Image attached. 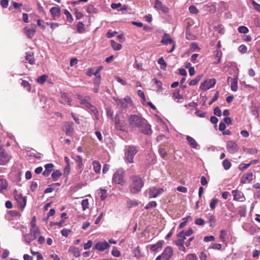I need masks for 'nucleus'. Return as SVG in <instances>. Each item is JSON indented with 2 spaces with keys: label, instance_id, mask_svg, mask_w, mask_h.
<instances>
[{
  "label": "nucleus",
  "instance_id": "6",
  "mask_svg": "<svg viewBox=\"0 0 260 260\" xmlns=\"http://www.w3.org/2000/svg\"><path fill=\"white\" fill-rule=\"evenodd\" d=\"M41 233L39 228H30L29 234L23 235V240L27 244H29L34 240L37 239Z\"/></svg>",
  "mask_w": 260,
  "mask_h": 260
},
{
  "label": "nucleus",
  "instance_id": "55",
  "mask_svg": "<svg viewBox=\"0 0 260 260\" xmlns=\"http://www.w3.org/2000/svg\"><path fill=\"white\" fill-rule=\"evenodd\" d=\"M103 68L102 66H100V67H98V68L96 70V71L95 72H94V73H89L88 75L89 76L94 75L95 76H100L99 73L103 70Z\"/></svg>",
  "mask_w": 260,
  "mask_h": 260
},
{
  "label": "nucleus",
  "instance_id": "21",
  "mask_svg": "<svg viewBox=\"0 0 260 260\" xmlns=\"http://www.w3.org/2000/svg\"><path fill=\"white\" fill-rule=\"evenodd\" d=\"M161 43L163 45H167L168 44L174 43L173 40L171 38L169 34L165 33L161 41Z\"/></svg>",
  "mask_w": 260,
  "mask_h": 260
},
{
  "label": "nucleus",
  "instance_id": "39",
  "mask_svg": "<svg viewBox=\"0 0 260 260\" xmlns=\"http://www.w3.org/2000/svg\"><path fill=\"white\" fill-rule=\"evenodd\" d=\"M226 232L225 230H222L220 232L219 238L221 242H226Z\"/></svg>",
  "mask_w": 260,
  "mask_h": 260
},
{
  "label": "nucleus",
  "instance_id": "13",
  "mask_svg": "<svg viewBox=\"0 0 260 260\" xmlns=\"http://www.w3.org/2000/svg\"><path fill=\"white\" fill-rule=\"evenodd\" d=\"M11 159V156L3 149H0V165L6 164Z\"/></svg>",
  "mask_w": 260,
  "mask_h": 260
},
{
  "label": "nucleus",
  "instance_id": "11",
  "mask_svg": "<svg viewBox=\"0 0 260 260\" xmlns=\"http://www.w3.org/2000/svg\"><path fill=\"white\" fill-rule=\"evenodd\" d=\"M164 189L161 188H157L156 187H152L149 188V198H155L164 192Z\"/></svg>",
  "mask_w": 260,
  "mask_h": 260
},
{
  "label": "nucleus",
  "instance_id": "2",
  "mask_svg": "<svg viewBox=\"0 0 260 260\" xmlns=\"http://www.w3.org/2000/svg\"><path fill=\"white\" fill-rule=\"evenodd\" d=\"M78 99L80 101V104L85 107L87 109H89L98 118V111L95 107L91 105L88 101L90 100L89 96H84L81 94H78Z\"/></svg>",
  "mask_w": 260,
  "mask_h": 260
},
{
  "label": "nucleus",
  "instance_id": "28",
  "mask_svg": "<svg viewBox=\"0 0 260 260\" xmlns=\"http://www.w3.org/2000/svg\"><path fill=\"white\" fill-rule=\"evenodd\" d=\"M25 59L28 61V62L31 64L35 63V60L34 59V54L32 53H27Z\"/></svg>",
  "mask_w": 260,
  "mask_h": 260
},
{
  "label": "nucleus",
  "instance_id": "27",
  "mask_svg": "<svg viewBox=\"0 0 260 260\" xmlns=\"http://www.w3.org/2000/svg\"><path fill=\"white\" fill-rule=\"evenodd\" d=\"M164 241H159L157 242L156 244L152 245L150 247V250L155 251H156L158 249L161 248L162 246Z\"/></svg>",
  "mask_w": 260,
  "mask_h": 260
},
{
  "label": "nucleus",
  "instance_id": "23",
  "mask_svg": "<svg viewBox=\"0 0 260 260\" xmlns=\"http://www.w3.org/2000/svg\"><path fill=\"white\" fill-rule=\"evenodd\" d=\"M61 101L63 104H68L71 105L72 100L68 96V95L66 93H61Z\"/></svg>",
  "mask_w": 260,
  "mask_h": 260
},
{
  "label": "nucleus",
  "instance_id": "4",
  "mask_svg": "<svg viewBox=\"0 0 260 260\" xmlns=\"http://www.w3.org/2000/svg\"><path fill=\"white\" fill-rule=\"evenodd\" d=\"M130 126L133 129L138 128L145 122V119L137 115H131L128 119Z\"/></svg>",
  "mask_w": 260,
  "mask_h": 260
},
{
  "label": "nucleus",
  "instance_id": "43",
  "mask_svg": "<svg viewBox=\"0 0 260 260\" xmlns=\"http://www.w3.org/2000/svg\"><path fill=\"white\" fill-rule=\"evenodd\" d=\"M48 78V76L46 75H43L40 77H39L37 79V81L38 83H40V84H43L44 83L45 81L46 80V79H47Z\"/></svg>",
  "mask_w": 260,
  "mask_h": 260
},
{
  "label": "nucleus",
  "instance_id": "31",
  "mask_svg": "<svg viewBox=\"0 0 260 260\" xmlns=\"http://www.w3.org/2000/svg\"><path fill=\"white\" fill-rule=\"evenodd\" d=\"M76 29L78 33H82L85 30V26L83 22H78V23L76 24Z\"/></svg>",
  "mask_w": 260,
  "mask_h": 260
},
{
  "label": "nucleus",
  "instance_id": "57",
  "mask_svg": "<svg viewBox=\"0 0 260 260\" xmlns=\"http://www.w3.org/2000/svg\"><path fill=\"white\" fill-rule=\"evenodd\" d=\"M247 48L245 45H241L238 47V51L242 53H245L247 52Z\"/></svg>",
  "mask_w": 260,
  "mask_h": 260
},
{
  "label": "nucleus",
  "instance_id": "14",
  "mask_svg": "<svg viewBox=\"0 0 260 260\" xmlns=\"http://www.w3.org/2000/svg\"><path fill=\"white\" fill-rule=\"evenodd\" d=\"M138 129L141 133L145 135H150L152 133L151 125L148 123L146 120L145 122H144Z\"/></svg>",
  "mask_w": 260,
  "mask_h": 260
},
{
  "label": "nucleus",
  "instance_id": "12",
  "mask_svg": "<svg viewBox=\"0 0 260 260\" xmlns=\"http://www.w3.org/2000/svg\"><path fill=\"white\" fill-rule=\"evenodd\" d=\"M173 255V250L171 246H167L161 253L163 260H170Z\"/></svg>",
  "mask_w": 260,
  "mask_h": 260
},
{
  "label": "nucleus",
  "instance_id": "53",
  "mask_svg": "<svg viewBox=\"0 0 260 260\" xmlns=\"http://www.w3.org/2000/svg\"><path fill=\"white\" fill-rule=\"evenodd\" d=\"M173 96L175 97V99H182L183 98L182 95H181L180 94L179 90L176 89L174 91V92L173 93Z\"/></svg>",
  "mask_w": 260,
  "mask_h": 260
},
{
  "label": "nucleus",
  "instance_id": "44",
  "mask_svg": "<svg viewBox=\"0 0 260 260\" xmlns=\"http://www.w3.org/2000/svg\"><path fill=\"white\" fill-rule=\"evenodd\" d=\"M246 208L245 206L240 207L238 213L242 217H245L246 216Z\"/></svg>",
  "mask_w": 260,
  "mask_h": 260
},
{
  "label": "nucleus",
  "instance_id": "50",
  "mask_svg": "<svg viewBox=\"0 0 260 260\" xmlns=\"http://www.w3.org/2000/svg\"><path fill=\"white\" fill-rule=\"evenodd\" d=\"M127 206L129 208H132L133 207H136L138 205V203L136 201H132L130 200L127 201Z\"/></svg>",
  "mask_w": 260,
  "mask_h": 260
},
{
  "label": "nucleus",
  "instance_id": "51",
  "mask_svg": "<svg viewBox=\"0 0 260 260\" xmlns=\"http://www.w3.org/2000/svg\"><path fill=\"white\" fill-rule=\"evenodd\" d=\"M157 206V203L155 201H151L149 202L145 207L146 209H149L155 207Z\"/></svg>",
  "mask_w": 260,
  "mask_h": 260
},
{
  "label": "nucleus",
  "instance_id": "41",
  "mask_svg": "<svg viewBox=\"0 0 260 260\" xmlns=\"http://www.w3.org/2000/svg\"><path fill=\"white\" fill-rule=\"evenodd\" d=\"M231 162L227 159H225L222 161V166L225 170H228L231 167Z\"/></svg>",
  "mask_w": 260,
  "mask_h": 260
},
{
  "label": "nucleus",
  "instance_id": "5",
  "mask_svg": "<svg viewBox=\"0 0 260 260\" xmlns=\"http://www.w3.org/2000/svg\"><path fill=\"white\" fill-rule=\"evenodd\" d=\"M125 172L123 169H118L113 175L112 183L123 186L125 184V181L124 175Z\"/></svg>",
  "mask_w": 260,
  "mask_h": 260
},
{
  "label": "nucleus",
  "instance_id": "40",
  "mask_svg": "<svg viewBox=\"0 0 260 260\" xmlns=\"http://www.w3.org/2000/svg\"><path fill=\"white\" fill-rule=\"evenodd\" d=\"M61 175V173L59 170H56L51 174L52 178L55 181H56Z\"/></svg>",
  "mask_w": 260,
  "mask_h": 260
},
{
  "label": "nucleus",
  "instance_id": "10",
  "mask_svg": "<svg viewBox=\"0 0 260 260\" xmlns=\"http://www.w3.org/2000/svg\"><path fill=\"white\" fill-rule=\"evenodd\" d=\"M226 148L231 154H234L239 150V147L237 143L233 141H228L226 142Z\"/></svg>",
  "mask_w": 260,
  "mask_h": 260
},
{
  "label": "nucleus",
  "instance_id": "1",
  "mask_svg": "<svg viewBox=\"0 0 260 260\" xmlns=\"http://www.w3.org/2000/svg\"><path fill=\"white\" fill-rule=\"evenodd\" d=\"M144 185V181L140 176L135 175L130 177L129 188L132 193L136 194L140 192Z\"/></svg>",
  "mask_w": 260,
  "mask_h": 260
},
{
  "label": "nucleus",
  "instance_id": "20",
  "mask_svg": "<svg viewBox=\"0 0 260 260\" xmlns=\"http://www.w3.org/2000/svg\"><path fill=\"white\" fill-rule=\"evenodd\" d=\"M152 83H153V86L154 87L153 90H155L157 92H160L162 89V83L160 81L156 79H152Z\"/></svg>",
  "mask_w": 260,
  "mask_h": 260
},
{
  "label": "nucleus",
  "instance_id": "22",
  "mask_svg": "<svg viewBox=\"0 0 260 260\" xmlns=\"http://www.w3.org/2000/svg\"><path fill=\"white\" fill-rule=\"evenodd\" d=\"M50 12L53 17H58L60 15V9L58 7H54L50 9Z\"/></svg>",
  "mask_w": 260,
  "mask_h": 260
},
{
  "label": "nucleus",
  "instance_id": "59",
  "mask_svg": "<svg viewBox=\"0 0 260 260\" xmlns=\"http://www.w3.org/2000/svg\"><path fill=\"white\" fill-rule=\"evenodd\" d=\"M53 167H54V165L52 163L47 164L45 165L44 166L45 170L48 171L50 173L52 171Z\"/></svg>",
  "mask_w": 260,
  "mask_h": 260
},
{
  "label": "nucleus",
  "instance_id": "61",
  "mask_svg": "<svg viewBox=\"0 0 260 260\" xmlns=\"http://www.w3.org/2000/svg\"><path fill=\"white\" fill-rule=\"evenodd\" d=\"M185 260H198L195 254H189L187 255Z\"/></svg>",
  "mask_w": 260,
  "mask_h": 260
},
{
  "label": "nucleus",
  "instance_id": "8",
  "mask_svg": "<svg viewBox=\"0 0 260 260\" xmlns=\"http://www.w3.org/2000/svg\"><path fill=\"white\" fill-rule=\"evenodd\" d=\"M216 84V80L214 78H211L206 80L202 82L200 88L203 90H207L213 87Z\"/></svg>",
  "mask_w": 260,
  "mask_h": 260
},
{
  "label": "nucleus",
  "instance_id": "60",
  "mask_svg": "<svg viewBox=\"0 0 260 260\" xmlns=\"http://www.w3.org/2000/svg\"><path fill=\"white\" fill-rule=\"evenodd\" d=\"M101 76H95L93 81L94 86H100L101 83Z\"/></svg>",
  "mask_w": 260,
  "mask_h": 260
},
{
  "label": "nucleus",
  "instance_id": "26",
  "mask_svg": "<svg viewBox=\"0 0 260 260\" xmlns=\"http://www.w3.org/2000/svg\"><path fill=\"white\" fill-rule=\"evenodd\" d=\"M93 170L96 173H100L101 169V166L99 161L93 160L92 161Z\"/></svg>",
  "mask_w": 260,
  "mask_h": 260
},
{
  "label": "nucleus",
  "instance_id": "54",
  "mask_svg": "<svg viewBox=\"0 0 260 260\" xmlns=\"http://www.w3.org/2000/svg\"><path fill=\"white\" fill-rule=\"evenodd\" d=\"M21 85L24 88H26L27 90H30V86L29 82L26 80H22Z\"/></svg>",
  "mask_w": 260,
  "mask_h": 260
},
{
  "label": "nucleus",
  "instance_id": "18",
  "mask_svg": "<svg viewBox=\"0 0 260 260\" xmlns=\"http://www.w3.org/2000/svg\"><path fill=\"white\" fill-rule=\"evenodd\" d=\"M186 140L190 146L195 149L198 150L200 149V145L198 144L197 141L191 137L189 136H186Z\"/></svg>",
  "mask_w": 260,
  "mask_h": 260
},
{
  "label": "nucleus",
  "instance_id": "16",
  "mask_svg": "<svg viewBox=\"0 0 260 260\" xmlns=\"http://www.w3.org/2000/svg\"><path fill=\"white\" fill-rule=\"evenodd\" d=\"M234 196V200L239 202H243L245 201V198L242 192L237 190H233L232 191Z\"/></svg>",
  "mask_w": 260,
  "mask_h": 260
},
{
  "label": "nucleus",
  "instance_id": "7",
  "mask_svg": "<svg viewBox=\"0 0 260 260\" xmlns=\"http://www.w3.org/2000/svg\"><path fill=\"white\" fill-rule=\"evenodd\" d=\"M113 99L119 107L124 109L127 108L128 105H132L133 104L131 98L128 96H125L123 99H119L116 98H113Z\"/></svg>",
  "mask_w": 260,
  "mask_h": 260
},
{
  "label": "nucleus",
  "instance_id": "30",
  "mask_svg": "<svg viewBox=\"0 0 260 260\" xmlns=\"http://www.w3.org/2000/svg\"><path fill=\"white\" fill-rule=\"evenodd\" d=\"M8 183L7 180L0 177V192L6 189Z\"/></svg>",
  "mask_w": 260,
  "mask_h": 260
},
{
  "label": "nucleus",
  "instance_id": "62",
  "mask_svg": "<svg viewBox=\"0 0 260 260\" xmlns=\"http://www.w3.org/2000/svg\"><path fill=\"white\" fill-rule=\"evenodd\" d=\"M177 236L178 238L181 239H183V241H184V240L186 239V236L184 234V231H182L180 232H179L177 235Z\"/></svg>",
  "mask_w": 260,
  "mask_h": 260
},
{
  "label": "nucleus",
  "instance_id": "36",
  "mask_svg": "<svg viewBox=\"0 0 260 260\" xmlns=\"http://www.w3.org/2000/svg\"><path fill=\"white\" fill-rule=\"evenodd\" d=\"M115 128L116 129L121 131H124V128L122 124L121 123L119 119L116 118L115 119Z\"/></svg>",
  "mask_w": 260,
  "mask_h": 260
},
{
  "label": "nucleus",
  "instance_id": "46",
  "mask_svg": "<svg viewBox=\"0 0 260 260\" xmlns=\"http://www.w3.org/2000/svg\"><path fill=\"white\" fill-rule=\"evenodd\" d=\"M238 31L241 34H246L249 32L248 28L245 26H239L238 28Z\"/></svg>",
  "mask_w": 260,
  "mask_h": 260
},
{
  "label": "nucleus",
  "instance_id": "34",
  "mask_svg": "<svg viewBox=\"0 0 260 260\" xmlns=\"http://www.w3.org/2000/svg\"><path fill=\"white\" fill-rule=\"evenodd\" d=\"M203 76V75L202 74L198 75L194 79H192L189 82V84L190 86H194L196 85L201 80Z\"/></svg>",
  "mask_w": 260,
  "mask_h": 260
},
{
  "label": "nucleus",
  "instance_id": "48",
  "mask_svg": "<svg viewBox=\"0 0 260 260\" xmlns=\"http://www.w3.org/2000/svg\"><path fill=\"white\" fill-rule=\"evenodd\" d=\"M134 256L139 257L141 256L140 248L139 246H137L135 248L133 251Z\"/></svg>",
  "mask_w": 260,
  "mask_h": 260
},
{
  "label": "nucleus",
  "instance_id": "37",
  "mask_svg": "<svg viewBox=\"0 0 260 260\" xmlns=\"http://www.w3.org/2000/svg\"><path fill=\"white\" fill-rule=\"evenodd\" d=\"M74 129L72 125L68 124L66 125V134L67 136H71L73 134Z\"/></svg>",
  "mask_w": 260,
  "mask_h": 260
},
{
  "label": "nucleus",
  "instance_id": "3",
  "mask_svg": "<svg viewBox=\"0 0 260 260\" xmlns=\"http://www.w3.org/2000/svg\"><path fill=\"white\" fill-rule=\"evenodd\" d=\"M137 147L133 145L125 146L124 159L126 162L132 164L134 162V157L138 152Z\"/></svg>",
  "mask_w": 260,
  "mask_h": 260
},
{
  "label": "nucleus",
  "instance_id": "17",
  "mask_svg": "<svg viewBox=\"0 0 260 260\" xmlns=\"http://www.w3.org/2000/svg\"><path fill=\"white\" fill-rule=\"evenodd\" d=\"M15 199L19 203V206L24 208L26 205V199L25 197H23L21 194H16L15 195Z\"/></svg>",
  "mask_w": 260,
  "mask_h": 260
},
{
  "label": "nucleus",
  "instance_id": "25",
  "mask_svg": "<svg viewBox=\"0 0 260 260\" xmlns=\"http://www.w3.org/2000/svg\"><path fill=\"white\" fill-rule=\"evenodd\" d=\"M69 251L73 253L74 255L76 257H78L80 255V250L78 247L75 246H71L69 249Z\"/></svg>",
  "mask_w": 260,
  "mask_h": 260
},
{
  "label": "nucleus",
  "instance_id": "56",
  "mask_svg": "<svg viewBox=\"0 0 260 260\" xmlns=\"http://www.w3.org/2000/svg\"><path fill=\"white\" fill-rule=\"evenodd\" d=\"M111 253L112 255L115 257H119L120 256V252L119 250L117 249L115 247H114L112 250Z\"/></svg>",
  "mask_w": 260,
  "mask_h": 260
},
{
  "label": "nucleus",
  "instance_id": "33",
  "mask_svg": "<svg viewBox=\"0 0 260 260\" xmlns=\"http://www.w3.org/2000/svg\"><path fill=\"white\" fill-rule=\"evenodd\" d=\"M111 45L112 47L114 50H120L122 48V45L120 44L116 43L114 40H111Z\"/></svg>",
  "mask_w": 260,
  "mask_h": 260
},
{
  "label": "nucleus",
  "instance_id": "19",
  "mask_svg": "<svg viewBox=\"0 0 260 260\" xmlns=\"http://www.w3.org/2000/svg\"><path fill=\"white\" fill-rule=\"evenodd\" d=\"M253 178V173L251 172H249L246 174H244L243 175L241 182L243 184L246 183L247 182H250Z\"/></svg>",
  "mask_w": 260,
  "mask_h": 260
},
{
  "label": "nucleus",
  "instance_id": "35",
  "mask_svg": "<svg viewBox=\"0 0 260 260\" xmlns=\"http://www.w3.org/2000/svg\"><path fill=\"white\" fill-rule=\"evenodd\" d=\"M86 10L87 13H88V14H93L96 13L97 12L96 9L95 8L94 6L91 4L87 6L86 8Z\"/></svg>",
  "mask_w": 260,
  "mask_h": 260
},
{
  "label": "nucleus",
  "instance_id": "9",
  "mask_svg": "<svg viewBox=\"0 0 260 260\" xmlns=\"http://www.w3.org/2000/svg\"><path fill=\"white\" fill-rule=\"evenodd\" d=\"M36 25L35 24H31V27H25L23 29V32L29 39H31L36 33Z\"/></svg>",
  "mask_w": 260,
  "mask_h": 260
},
{
  "label": "nucleus",
  "instance_id": "38",
  "mask_svg": "<svg viewBox=\"0 0 260 260\" xmlns=\"http://www.w3.org/2000/svg\"><path fill=\"white\" fill-rule=\"evenodd\" d=\"M63 13L67 17V19L68 22L72 23L73 21V18L70 12L67 9L63 10Z\"/></svg>",
  "mask_w": 260,
  "mask_h": 260
},
{
  "label": "nucleus",
  "instance_id": "24",
  "mask_svg": "<svg viewBox=\"0 0 260 260\" xmlns=\"http://www.w3.org/2000/svg\"><path fill=\"white\" fill-rule=\"evenodd\" d=\"M238 77L236 76L234 78H232V82L231 83V88L233 91H236L238 89Z\"/></svg>",
  "mask_w": 260,
  "mask_h": 260
},
{
  "label": "nucleus",
  "instance_id": "52",
  "mask_svg": "<svg viewBox=\"0 0 260 260\" xmlns=\"http://www.w3.org/2000/svg\"><path fill=\"white\" fill-rule=\"evenodd\" d=\"M211 248L220 250L222 249V245L219 243H212Z\"/></svg>",
  "mask_w": 260,
  "mask_h": 260
},
{
  "label": "nucleus",
  "instance_id": "15",
  "mask_svg": "<svg viewBox=\"0 0 260 260\" xmlns=\"http://www.w3.org/2000/svg\"><path fill=\"white\" fill-rule=\"evenodd\" d=\"M109 247L110 245L106 241L98 242L94 246V248L100 251H103Z\"/></svg>",
  "mask_w": 260,
  "mask_h": 260
},
{
  "label": "nucleus",
  "instance_id": "47",
  "mask_svg": "<svg viewBox=\"0 0 260 260\" xmlns=\"http://www.w3.org/2000/svg\"><path fill=\"white\" fill-rule=\"evenodd\" d=\"M154 8L157 10H161L162 9V4L159 0H156L154 4Z\"/></svg>",
  "mask_w": 260,
  "mask_h": 260
},
{
  "label": "nucleus",
  "instance_id": "29",
  "mask_svg": "<svg viewBox=\"0 0 260 260\" xmlns=\"http://www.w3.org/2000/svg\"><path fill=\"white\" fill-rule=\"evenodd\" d=\"M74 159L77 164V167L79 169H81L83 165L82 158L79 155L75 156Z\"/></svg>",
  "mask_w": 260,
  "mask_h": 260
},
{
  "label": "nucleus",
  "instance_id": "49",
  "mask_svg": "<svg viewBox=\"0 0 260 260\" xmlns=\"http://www.w3.org/2000/svg\"><path fill=\"white\" fill-rule=\"evenodd\" d=\"M218 202V201L217 199H213L211 200L210 203V207L212 210H213L215 208Z\"/></svg>",
  "mask_w": 260,
  "mask_h": 260
},
{
  "label": "nucleus",
  "instance_id": "58",
  "mask_svg": "<svg viewBox=\"0 0 260 260\" xmlns=\"http://www.w3.org/2000/svg\"><path fill=\"white\" fill-rule=\"evenodd\" d=\"M189 11L191 14H197L199 12L198 10L194 6H191L189 7Z\"/></svg>",
  "mask_w": 260,
  "mask_h": 260
},
{
  "label": "nucleus",
  "instance_id": "45",
  "mask_svg": "<svg viewBox=\"0 0 260 260\" xmlns=\"http://www.w3.org/2000/svg\"><path fill=\"white\" fill-rule=\"evenodd\" d=\"M101 199L104 201L107 197V190L105 189L100 188Z\"/></svg>",
  "mask_w": 260,
  "mask_h": 260
},
{
  "label": "nucleus",
  "instance_id": "64",
  "mask_svg": "<svg viewBox=\"0 0 260 260\" xmlns=\"http://www.w3.org/2000/svg\"><path fill=\"white\" fill-rule=\"evenodd\" d=\"M75 12L76 18L77 19H80L83 16V14H82V13L79 11V10L77 9H75Z\"/></svg>",
  "mask_w": 260,
  "mask_h": 260
},
{
  "label": "nucleus",
  "instance_id": "42",
  "mask_svg": "<svg viewBox=\"0 0 260 260\" xmlns=\"http://www.w3.org/2000/svg\"><path fill=\"white\" fill-rule=\"evenodd\" d=\"M82 208L83 211L86 210L89 208V202L88 199H84L81 202Z\"/></svg>",
  "mask_w": 260,
  "mask_h": 260
},
{
  "label": "nucleus",
  "instance_id": "32",
  "mask_svg": "<svg viewBox=\"0 0 260 260\" xmlns=\"http://www.w3.org/2000/svg\"><path fill=\"white\" fill-rule=\"evenodd\" d=\"M222 56V52L219 50H217L215 51V57L217 58V61H214V64H218L220 62Z\"/></svg>",
  "mask_w": 260,
  "mask_h": 260
},
{
  "label": "nucleus",
  "instance_id": "63",
  "mask_svg": "<svg viewBox=\"0 0 260 260\" xmlns=\"http://www.w3.org/2000/svg\"><path fill=\"white\" fill-rule=\"evenodd\" d=\"M194 223L199 225H203L205 224V220L202 218H198L194 220Z\"/></svg>",
  "mask_w": 260,
  "mask_h": 260
}]
</instances>
